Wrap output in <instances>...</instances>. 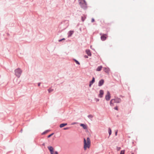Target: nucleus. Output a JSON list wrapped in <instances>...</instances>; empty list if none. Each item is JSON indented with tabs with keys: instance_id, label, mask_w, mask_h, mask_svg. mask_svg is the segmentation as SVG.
<instances>
[{
	"instance_id": "6ab92c4d",
	"label": "nucleus",
	"mask_w": 154,
	"mask_h": 154,
	"mask_svg": "<svg viewBox=\"0 0 154 154\" xmlns=\"http://www.w3.org/2000/svg\"><path fill=\"white\" fill-rule=\"evenodd\" d=\"M74 61L77 64H78V65L80 64L79 63L77 60H76L75 59H74Z\"/></svg>"
},
{
	"instance_id": "5701e85b",
	"label": "nucleus",
	"mask_w": 154,
	"mask_h": 154,
	"mask_svg": "<svg viewBox=\"0 0 154 154\" xmlns=\"http://www.w3.org/2000/svg\"><path fill=\"white\" fill-rule=\"evenodd\" d=\"M54 134V133H52L51 134L49 135L48 136V138H49L50 137H51L52 135H53V134Z\"/></svg>"
},
{
	"instance_id": "c756f323",
	"label": "nucleus",
	"mask_w": 154,
	"mask_h": 154,
	"mask_svg": "<svg viewBox=\"0 0 154 154\" xmlns=\"http://www.w3.org/2000/svg\"><path fill=\"white\" fill-rule=\"evenodd\" d=\"M117 132H118V131L117 130L116 132H115V135L116 136L117 135Z\"/></svg>"
},
{
	"instance_id": "cd10ccee",
	"label": "nucleus",
	"mask_w": 154,
	"mask_h": 154,
	"mask_svg": "<svg viewBox=\"0 0 154 154\" xmlns=\"http://www.w3.org/2000/svg\"><path fill=\"white\" fill-rule=\"evenodd\" d=\"M47 132H48V131H45V132H43V133H42V134H45V133H46Z\"/></svg>"
},
{
	"instance_id": "412c9836",
	"label": "nucleus",
	"mask_w": 154,
	"mask_h": 154,
	"mask_svg": "<svg viewBox=\"0 0 154 154\" xmlns=\"http://www.w3.org/2000/svg\"><path fill=\"white\" fill-rule=\"evenodd\" d=\"M125 153V150H122L121 151L120 154H124Z\"/></svg>"
},
{
	"instance_id": "ddd939ff",
	"label": "nucleus",
	"mask_w": 154,
	"mask_h": 154,
	"mask_svg": "<svg viewBox=\"0 0 154 154\" xmlns=\"http://www.w3.org/2000/svg\"><path fill=\"white\" fill-rule=\"evenodd\" d=\"M86 52L88 56H91V52L89 50H86Z\"/></svg>"
},
{
	"instance_id": "9d476101",
	"label": "nucleus",
	"mask_w": 154,
	"mask_h": 154,
	"mask_svg": "<svg viewBox=\"0 0 154 154\" xmlns=\"http://www.w3.org/2000/svg\"><path fill=\"white\" fill-rule=\"evenodd\" d=\"M115 99H112L111 100L110 102V104L111 106H113L114 105V103L115 102Z\"/></svg>"
},
{
	"instance_id": "9b49d317",
	"label": "nucleus",
	"mask_w": 154,
	"mask_h": 154,
	"mask_svg": "<svg viewBox=\"0 0 154 154\" xmlns=\"http://www.w3.org/2000/svg\"><path fill=\"white\" fill-rule=\"evenodd\" d=\"M95 82V79L94 77H93L91 81L90 82V84H89V87H91V85L94 82Z\"/></svg>"
},
{
	"instance_id": "b1692460",
	"label": "nucleus",
	"mask_w": 154,
	"mask_h": 154,
	"mask_svg": "<svg viewBox=\"0 0 154 154\" xmlns=\"http://www.w3.org/2000/svg\"><path fill=\"white\" fill-rule=\"evenodd\" d=\"M121 148L120 147H117V151H119L120 149Z\"/></svg>"
},
{
	"instance_id": "7ed1b4c3",
	"label": "nucleus",
	"mask_w": 154,
	"mask_h": 154,
	"mask_svg": "<svg viewBox=\"0 0 154 154\" xmlns=\"http://www.w3.org/2000/svg\"><path fill=\"white\" fill-rule=\"evenodd\" d=\"M22 72V71L20 68H18L15 70V74L18 78L20 76Z\"/></svg>"
},
{
	"instance_id": "7c9ffc66",
	"label": "nucleus",
	"mask_w": 154,
	"mask_h": 154,
	"mask_svg": "<svg viewBox=\"0 0 154 154\" xmlns=\"http://www.w3.org/2000/svg\"><path fill=\"white\" fill-rule=\"evenodd\" d=\"M50 153L51 154H54V151H53L52 152H50Z\"/></svg>"
},
{
	"instance_id": "c85d7f7f",
	"label": "nucleus",
	"mask_w": 154,
	"mask_h": 154,
	"mask_svg": "<svg viewBox=\"0 0 154 154\" xmlns=\"http://www.w3.org/2000/svg\"><path fill=\"white\" fill-rule=\"evenodd\" d=\"M94 19L93 18L92 19V20H91V22H94Z\"/></svg>"
},
{
	"instance_id": "72a5a7b5",
	"label": "nucleus",
	"mask_w": 154,
	"mask_h": 154,
	"mask_svg": "<svg viewBox=\"0 0 154 154\" xmlns=\"http://www.w3.org/2000/svg\"><path fill=\"white\" fill-rule=\"evenodd\" d=\"M55 154H58V153L57 152V151H56L55 152Z\"/></svg>"
},
{
	"instance_id": "f03ea898",
	"label": "nucleus",
	"mask_w": 154,
	"mask_h": 154,
	"mask_svg": "<svg viewBox=\"0 0 154 154\" xmlns=\"http://www.w3.org/2000/svg\"><path fill=\"white\" fill-rule=\"evenodd\" d=\"M80 6L83 8L85 9L87 8V4L85 0H79Z\"/></svg>"
},
{
	"instance_id": "4be33fe9",
	"label": "nucleus",
	"mask_w": 154,
	"mask_h": 154,
	"mask_svg": "<svg viewBox=\"0 0 154 154\" xmlns=\"http://www.w3.org/2000/svg\"><path fill=\"white\" fill-rule=\"evenodd\" d=\"M48 91L50 93L51 92L53 91V89H48Z\"/></svg>"
},
{
	"instance_id": "0eeeda50",
	"label": "nucleus",
	"mask_w": 154,
	"mask_h": 154,
	"mask_svg": "<svg viewBox=\"0 0 154 154\" xmlns=\"http://www.w3.org/2000/svg\"><path fill=\"white\" fill-rule=\"evenodd\" d=\"M104 83V80L103 79L100 80L98 83V86H101L103 85Z\"/></svg>"
},
{
	"instance_id": "473e14b6",
	"label": "nucleus",
	"mask_w": 154,
	"mask_h": 154,
	"mask_svg": "<svg viewBox=\"0 0 154 154\" xmlns=\"http://www.w3.org/2000/svg\"><path fill=\"white\" fill-rule=\"evenodd\" d=\"M77 124V123H76V122H74V123H72V125H74V124Z\"/></svg>"
},
{
	"instance_id": "4468645a",
	"label": "nucleus",
	"mask_w": 154,
	"mask_h": 154,
	"mask_svg": "<svg viewBox=\"0 0 154 154\" xmlns=\"http://www.w3.org/2000/svg\"><path fill=\"white\" fill-rule=\"evenodd\" d=\"M103 67L102 66H98L96 69V71H100L102 69Z\"/></svg>"
},
{
	"instance_id": "393cba45",
	"label": "nucleus",
	"mask_w": 154,
	"mask_h": 154,
	"mask_svg": "<svg viewBox=\"0 0 154 154\" xmlns=\"http://www.w3.org/2000/svg\"><path fill=\"white\" fill-rule=\"evenodd\" d=\"M85 17L84 18L83 17H82V19L83 21H84L85 19Z\"/></svg>"
},
{
	"instance_id": "1a4fd4ad",
	"label": "nucleus",
	"mask_w": 154,
	"mask_h": 154,
	"mask_svg": "<svg viewBox=\"0 0 154 154\" xmlns=\"http://www.w3.org/2000/svg\"><path fill=\"white\" fill-rule=\"evenodd\" d=\"M73 31H70L68 33V37H69L72 35L73 33Z\"/></svg>"
},
{
	"instance_id": "39448f33",
	"label": "nucleus",
	"mask_w": 154,
	"mask_h": 154,
	"mask_svg": "<svg viewBox=\"0 0 154 154\" xmlns=\"http://www.w3.org/2000/svg\"><path fill=\"white\" fill-rule=\"evenodd\" d=\"M107 35L106 34H103L101 36V39L102 41H104L106 40V36Z\"/></svg>"
},
{
	"instance_id": "bb28decb",
	"label": "nucleus",
	"mask_w": 154,
	"mask_h": 154,
	"mask_svg": "<svg viewBox=\"0 0 154 154\" xmlns=\"http://www.w3.org/2000/svg\"><path fill=\"white\" fill-rule=\"evenodd\" d=\"M114 109L116 110H118V107L117 106H116L114 108Z\"/></svg>"
},
{
	"instance_id": "f8f14e48",
	"label": "nucleus",
	"mask_w": 154,
	"mask_h": 154,
	"mask_svg": "<svg viewBox=\"0 0 154 154\" xmlns=\"http://www.w3.org/2000/svg\"><path fill=\"white\" fill-rule=\"evenodd\" d=\"M80 126H82L83 128L85 129H87V127L86 125L84 124H80Z\"/></svg>"
},
{
	"instance_id": "a211bd4d",
	"label": "nucleus",
	"mask_w": 154,
	"mask_h": 154,
	"mask_svg": "<svg viewBox=\"0 0 154 154\" xmlns=\"http://www.w3.org/2000/svg\"><path fill=\"white\" fill-rule=\"evenodd\" d=\"M111 133H112V131H111V129H110V128H109V135L111 134Z\"/></svg>"
},
{
	"instance_id": "2eb2a0df",
	"label": "nucleus",
	"mask_w": 154,
	"mask_h": 154,
	"mask_svg": "<svg viewBox=\"0 0 154 154\" xmlns=\"http://www.w3.org/2000/svg\"><path fill=\"white\" fill-rule=\"evenodd\" d=\"M48 148L50 150V152H52V151H53V148L51 146H48Z\"/></svg>"
},
{
	"instance_id": "f257e3e1",
	"label": "nucleus",
	"mask_w": 154,
	"mask_h": 154,
	"mask_svg": "<svg viewBox=\"0 0 154 154\" xmlns=\"http://www.w3.org/2000/svg\"><path fill=\"white\" fill-rule=\"evenodd\" d=\"M91 146V141L89 137H87L86 140L84 139V149L86 150L87 148L89 149Z\"/></svg>"
},
{
	"instance_id": "423d86ee",
	"label": "nucleus",
	"mask_w": 154,
	"mask_h": 154,
	"mask_svg": "<svg viewBox=\"0 0 154 154\" xmlns=\"http://www.w3.org/2000/svg\"><path fill=\"white\" fill-rule=\"evenodd\" d=\"M104 94V91L102 90H100V93L98 95L99 97L101 98L103 97Z\"/></svg>"
},
{
	"instance_id": "f704fd0d",
	"label": "nucleus",
	"mask_w": 154,
	"mask_h": 154,
	"mask_svg": "<svg viewBox=\"0 0 154 154\" xmlns=\"http://www.w3.org/2000/svg\"><path fill=\"white\" fill-rule=\"evenodd\" d=\"M40 83H38V86H40Z\"/></svg>"
},
{
	"instance_id": "4c0bfd02",
	"label": "nucleus",
	"mask_w": 154,
	"mask_h": 154,
	"mask_svg": "<svg viewBox=\"0 0 154 154\" xmlns=\"http://www.w3.org/2000/svg\"><path fill=\"white\" fill-rule=\"evenodd\" d=\"M131 154H134V153H131Z\"/></svg>"
},
{
	"instance_id": "f3484780",
	"label": "nucleus",
	"mask_w": 154,
	"mask_h": 154,
	"mask_svg": "<svg viewBox=\"0 0 154 154\" xmlns=\"http://www.w3.org/2000/svg\"><path fill=\"white\" fill-rule=\"evenodd\" d=\"M114 102L116 103H119L121 102V100L120 99H116L115 100Z\"/></svg>"
},
{
	"instance_id": "6e6552de",
	"label": "nucleus",
	"mask_w": 154,
	"mask_h": 154,
	"mask_svg": "<svg viewBox=\"0 0 154 154\" xmlns=\"http://www.w3.org/2000/svg\"><path fill=\"white\" fill-rule=\"evenodd\" d=\"M103 70L105 72L109 73L110 70L109 68H108L104 67L103 68Z\"/></svg>"
},
{
	"instance_id": "c9c22d12",
	"label": "nucleus",
	"mask_w": 154,
	"mask_h": 154,
	"mask_svg": "<svg viewBox=\"0 0 154 154\" xmlns=\"http://www.w3.org/2000/svg\"><path fill=\"white\" fill-rule=\"evenodd\" d=\"M62 41V39H60V40H59V42H61V41Z\"/></svg>"
},
{
	"instance_id": "a878e982",
	"label": "nucleus",
	"mask_w": 154,
	"mask_h": 154,
	"mask_svg": "<svg viewBox=\"0 0 154 154\" xmlns=\"http://www.w3.org/2000/svg\"><path fill=\"white\" fill-rule=\"evenodd\" d=\"M69 127H67V128H63V129H64V130H65L68 129H69Z\"/></svg>"
},
{
	"instance_id": "2f4dec72",
	"label": "nucleus",
	"mask_w": 154,
	"mask_h": 154,
	"mask_svg": "<svg viewBox=\"0 0 154 154\" xmlns=\"http://www.w3.org/2000/svg\"><path fill=\"white\" fill-rule=\"evenodd\" d=\"M84 57L86 58H88V56H86V55H85L84 56Z\"/></svg>"
},
{
	"instance_id": "dca6fc26",
	"label": "nucleus",
	"mask_w": 154,
	"mask_h": 154,
	"mask_svg": "<svg viewBox=\"0 0 154 154\" xmlns=\"http://www.w3.org/2000/svg\"><path fill=\"white\" fill-rule=\"evenodd\" d=\"M67 125V123H63V124H61L60 125V128H61L64 127V126L66 125Z\"/></svg>"
},
{
	"instance_id": "e433bc0d",
	"label": "nucleus",
	"mask_w": 154,
	"mask_h": 154,
	"mask_svg": "<svg viewBox=\"0 0 154 154\" xmlns=\"http://www.w3.org/2000/svg\"><path fill=\"white\" fill-rule=\"evenodd\" d=\"M62 39V40H64L65 39L63 38Z\"/></svg>"
},
{
	"instance_id": "aec40b11",
	"label": "nucleus",
	"mask_w": 154,
	"mask_h": 154,
	"mask_svg": "<svg viewBox=\"0 0 154 154\" xmlns=\"http://www.w3.org/2000/svg\"><path fill=\"white\" fill-rule=\"evenodd\" d=\"M88 117L90 119H91L93 118V116L92 115H90L88 116Z\"/></svg>"
},
{
	"instance_id": "20e7f679",
	"label": "nucleus",
	"mask_w": 154,
	"mask_h": 154,
	"mask_svg": "<svg viewBox=\"0 0 154 154\" xmlns=\"http://www.w3.org/2000/svg\"><path fill=\"white\" fill-rule=\"evenodd\" d=\"M105 99L106 100H109L110 98V95L109 92L107 91V94L105 96Z\"/></svg>"
}]
</instances>
